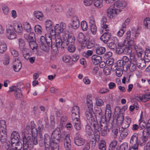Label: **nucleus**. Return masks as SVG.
Returning <instances> with one entry per match:
<instances>
[{
    "label": "nucleus",
    "mask_w": 150,
    "mask_h": 150,
    "mask_svg": "<svg viewBox=\"0 0 150 150\" xmlns=\"http://www.w3.org/2000/svg\"><path fill=\"white\" fill-rule=\"evenodd\" d=\"M108 126L106 123L100 122V128L101 135L103 136H105L107 134V129Z\"/></svg>",
    "instance_id": "nucleus-17"
},
{
    "label": "nucleus",
    "mask_w": 150,
    "mask_h": 150,
    "mask_svg": "<svg viewBox=\"0 0 150 150\" xmlns=\"http://www.w3.org/2000/svg\"><path fill=\"white\" fill-rule=\"evenodd\" d=\"M78 40L79 42L83 43L86 41L84 35L82 33H80L79 34Z\"/></svg>",
    "instance_id": "nucleus-41"
},
{
    "label": "nucleus",
    "mask_w": 150,
    "mask_h": 150,
    "mask_svg": "<svg viewBox=\"0 0 150 150\" xmlns=\"http://www.w3.org/2000/svg\"><path fill=\"white\" fill-rule=\"evenodd\" d=\"M74 44V42L73 44L71 43L69 46H68V50L70 52H74L76 50V47Z\"/></svg>",
    "instance_id": "nucleus-53"
},
{
    "label": "nucleus",
    "mask_w": 150,
    "mask_h": 150,
    "mask_svg": "<svg viewBox=\"0 0 150 150\" xmlns=\"http://www.w3.org/2000/svg\"><path fill=\"white\" fill-rule=\"evenodd\" d=\"M19 49H22L25 47V44L24 40L21 38H20L18 40Z\"/></svg>",
    "instance_id": "nucleus-62"
},
{
    "label": "nucleus",
    "mask_w": 150,
    "mask_h": 150,
    "mask_svg": "<svg viewBox=\"0 0 150 150\" xmlns=\"http://www.w3.org/2000/svg\"><path fill=\"white\" fill-rule=\"evenodd\" d=\"M129 68L131 72H133L136 70L137 66L135 63L130 62Z\"/></svg>",
    "instance_id": "nucleus-60"
},
{
    "label": "nucleus",
    "mask_w": 150,
    "mask_h": 150,
    "mask_svg": "<svg viewBox=\"0 0 150 150\" xmlns=\"http://www.w3.org/2000/svg\"><path fill=\"white\" fill-rule=\"evenodd\" d=\"M86 46L88 49H90L92 47L94 46V44L91 41H88L85 43H83L81 45V47L83 48L85 47V46Z\"/></svg>",
    "instance_id": "nucleus-36"
},
{
    "label": "nucleus",
    "mask_w": 150,
    "mask_h": 150,
    "mask_svg": "<svg viewBox=\"0 0 150 150\" xmlns=\"http://www.w3.org/2000/svg\"><path fill=\"white\" fill-rule=\"evenodd\" d=\"M34 28L35 31L37 34H41L42 28L40 25H35V26Z\"/></svg>",
    "instance_id": "nucleus-50"
},
{
    "label": "nucleus",
    "mask_w": 150,
    "mask_h": 150,
    "mask_svg": "<svg viewBox=\"0 0 150 150\" xmlns=\"http://www.w3.org/2000/svg\"><path fill=\"white\" fill-rule=\"evenodd\" d=\"M142 97L143 98V102H145L150 99V93L149 92L143 94Z\"/></svg>",
    "instance_id": "nucleus-49"
},
{
    "label": "nucleus",
    "mask_w": 150,
    "mask_h": 150,
    "mask_svg": "<svg viewBox=\"0 0 150 150\" xmlns=\"http://www.w3.org/2000/svg\"><path fill=\"white\" fill-rule=\"evenodd\" d=\"M44 143L45 150H50V147L51 150H59L58 144H53L51 142L50 139L48 134H45L44 135Z\"/></svg>",
    "instance_id": "nucleus-3"
},
{
    "label": "nucleus",
    "mask_w": 150,
    "mask_h": 150,
    "mask_svg": "<svg viewBox=\"0 0 150 150\" xmlns=\"http://www.w3.org/2000/svg\"><path fill=\"white\" fill-rule=\"evenodd\" d=\"M24 28L28 32H30L31 29L29 23L28 22L25 23L24 25Z\"/></svg>",
    "instance_id": "nucleus-63"
},
{
    "label": "nucleus",
    "mask_w": 150,
    "mask_h": 150,
    "mask_svg": "<svg viewBox=\"0 0 150 150\" xmlns=\"http://www.w3.org/2000/svg\"><path fill=\"white\" fill-rule=\"evenodd\" d=\"M54 30H53L52 28H50V30H47V31L50 32V34L51 36L54 37L56 35H59V33L57 32L56 30L55 29V26L54 27Z\"/></svg>",
    "instance_id": "nucleus-51"
},
{
    "label": "nucleus",
    "mask_w": 150,
    "mask_h": 150,
    "mask_svg": "<svg viewBox=\"0 0 150 150\" xmlns=\"http://www.w3.org/2000/svg\"><path fill=\"white\" fill-rule=\"evenodd\" d=\"M144 25L146 28L150 29V18H146L144 21Z\"/></svg>",
    "instance_id": "nucleus-46"
},
{
    "label": "nucleus",
    "mask_w": 150,
    "mask_h": 150,
    "mask_svg": "<svg viewBox=\"0 0 150 150\" xmlns=\"http://www.w3.org/2000/svg\"><path fill=\"white\" fill-rule=\"evenodd\" d=\"M71 117L72 120L79 119L80 117V109L79 107L74 106L71 110Z\"/></svg>",
    "instance_id": "nucleus-12"
},
{
    "label": "nucleus",
    "mask_w": 150,
    "mask_h": 150,
    "mask_svg": "<svg viewBox=\"0 0 150 150\" xmlns=\"http://www.w3.org/2000/svg\"><path fill=\"white\" fill-rule=\"evenodd\" d=\"M67 119V117L65 115H63L61 117L60 120V127L62 128L66 125V122Z\"/></svg>",
    "instance_id": "nucleus-35"
},
{
    "label": "nucleus",
    "mask_w": 150,
    "mask_h": 150,
    "mask_svg": "<svg viewBox=\"0 0 150 150\" xmlns=\"http://www.w3.org/2000/svg\"><path fill=\"white\" fill-rule=\"evenodd\" d=\"M66 25L65 23L62 22L60 24H56L55 25V29L58 33L65 32L66 31Z\"/></svg>",
    "instance_id": "nucleus-14"
},
{
    "label": "nucleus",
    "mask_w": 150,
    "mask_h": 150,
    "mask_svg": "<svg viewBox=\"0 0 150 150\" xmlns=\"http://www.w3.org/2000/svg\"><path fill=\"white\" fill-rule=\"evenodd\" d=\"M52 23L51 21L47 20L45 22V26L47 30H50L52 28Z\"/></svg>",
    "instance_id": "nucleus-45"
},
{
    "label": "nucleus",
    "mask_w": 150,
    "mask_h": 150,
    "mask_svg": "<svg viewBox=\"0 0 150 150\" xmlns=\"http://www.w3.org/2000/svg\"><path fill=\"white\" fill-rule=\"evenodd\" d=\"M55 38V42L56 45L58 46L59 48H61L62 39H61L60 37L59 36H57Z\"/></svg>",
    "instance_id": "nucleus-44"
},
{
    "label": "nucleus",
    "mask_w": 150,
    "mask_h": 150,
    "mask_svg": "<svg viewBox=\"0 0 150 150\" xmlns=\"http://www.w3.org/2000/svg\"><path fill=\"white\" fill-rule=\"evenodd\" d=\"M134 49L137 52L138 57H141L142 54L144 53V50L142 47L139 45L137 46H135Z\"/></svg>",
    "instance_id": "nucleus-28"
},
{
    "label": "nucleus",
    "mask_w": 150,
    "mask_h": 150,
    "mask_svg": "<svg viewBox=\"0 0 150 150\" xmlns=\"http://www.w3.org/2000/svg\"><path fill=\"white\" fill-rule=\"evenodd\" d=\"M7 47L4 42H0V53H2L6 50Z\"/></svg>",
    "instance_id": "nucleus-42"
},
{
    "label": "nucleus",
    "mask_w": 150,
    "mask_h": 150,
    "mask_svg": "<svg viewBox=\"0 0 150 150\" xmlns=\"http://www.w3.org/2000/svg\"><path fill=\"white\" fill-rule=\"evenodd\" d=\"M131 122V118L128 117H127L125 121L122 125V127L124 129H125L128 128Z\"/></svg>",
    "instance_id": "nucleus-27"
},
{
    "label": "nucleus",
    "mask_w": 150,
    "mask_h": 150,
    "mask_svg": "<svg viewBox=\"0 0 150 150\" xmlns=\"http://www.w3.org/2000/svg\"><path fill=\"white\" fill-rule=\"evenodd\" d=\"M33 14L37 19H39L40 21L42 20V17L43 15L42 12L39 11H35L34 12Z\"/></svg>",
    "instance_id": "nucleus-33"
},
{
    "label": "nucleus",
    "mask_w": 150,
    "mask_h": 150,
    "mask_svg": "<svg viewBox=\"0 0 150 150\" xmlns=\"http://www.w3.org/2000/svg\"><path fill=\"white\" fill-rule=\"evenodd\" d=\"M37 133L24 135L23 138V150H30L32 149L33 145L38 144Z\"/></svg>",
    "instance_id": "nucleus-1"
},
{
    "label": "nucleus",
    "mask_w": 150,
    "mask_h": 150,
    "mask_svg": "<svg viewBox=\"0 0 150 150\" xmlns=\"http://www.w3.org/2000/svg\"><path fill=\"white\" fill-rule=\"evenodd\" d=\"M144 60L146 62H149L150 61V50L147 49L145 52V55L144 56Z\"/></svg>",
    "instance_id": "nucleus-32"
},
{
    "label": "nucleus",
    "mask_w": 150,
    "mask_h": 150,
    "mask_svg": "<svg viewBox=\"0 0 150 150\" xmlns=\"http://www.w3.org/2000/svg\"><path fill=\"white\" fill-rule=\"evenodd\" d=\"M74 124V125L76 129L77 130H80L81 127V122L79 118L74 119L72 120Z\"/></svg>",
    "instance_id": "nucleus-24"
},
{
    "label": "nucleus",
    "mask_w": 150,
    "mask_h": 150,
    "mask_svg": "<svg viewBox=\"0 0 150 150\" xmlns=\"http://www.w3.org/2000/svg\"><path fill=\"white\" fill-rule=\"evenodd\" d=\"M92 62L94 65H98L101 60V57L96 55H94L91 57Z\"/></svg>",
    "instance_id": "nucleus-23"
},
{
    "label": "nucleus",
    "mask_w": 150,
    "mask_h": 150,
    "mask_svg": "<svg viewBox=\"0 0 150 150\" xmlns=\"http://www.w3.org/2000/svg\"><path fill=\"white\" fill-rule=\"evenodd\" d=\"M61 132L60 129L57 127L52 133L50 141L53 144H58L61 140Z\"/></svg>",
    "instance_id": "nucleus-5"
},
{
    "label": "nucleus",
    "mask_w": 150,
    "mask_h": 150,
    "mask_svg": "<svg viewBox=\"0 0 150 150\" xmlns=\"http://www.w3.org/2000/svg\"><path fill=\"white\" fill-rule=\"evenodd\" d=\"M94 113L95 115L96 120L97 119H98V120H101L103 118L102 110L100 108H98L97 110H96Z\"/></svg>",
    "instance_id": "nucleus-26"
},
{
    "label": "nucleus",
    "mask_w": 150,
    "mask_h": 150,
    "mask_svg": "<svg viewBox=\"0 0 150 150\" xmlns=\"http://www.w3.org/2000/svg\"><path fill=\"white\" fill-rule=\"evenodd\" d=\"M127 5L126 2L123 1H118L114 3V7L117 10V9H120L123 8Z\"/></svg>",
    "instance_id": "nucleus-15"
},
{
    "label": "nucleus",
    "mask_w": 150,
    "mask_h": 150,
    "mask_svg": "<svg viewBox=\"0 0 150 150\" xmlns=\"http://www.w3.org/2000/svg\"><path fill=\"white\" fill-rule=\"evenodd\" d=\"M124 118V116L123 114H119L117 118V122L118 124H121L123 122Z\"/></svg>",
    "instance_id": "nucleus-57"
},
{
    "label": "nucleus",
    "mask_w": 150,
    "mask_h": 150,
    "mask_svg": "<svg viewBox=\"0 0 150 150\" xmlns=\"http://www.w3.org/2000/svg\"><path fill=\"white\" fill-rule=\"evenodd\" d=\"M81 26L83 30H86L88 28V26L86 21H82L81 22Z\"/></svg>",
    "instance_id": "nucleus-58"
},
{
    "label": "nucleus",
    "mask_w": 150,
    "mask_h": 150,
    "mask_svg": "<svg viewBox=\"0 0 150 150\" xmlns=\"http://www.w3.org/2000/svg\"><path fill=\"white\" fill-rule=\"evenodd\" d=\"M14 144V145H13L12 146H10V144H8V149L9 150H20L22 147L23 148V145H22V144L21 142H19Z\"/></svg>",
    "instance_id": "nucleus-19"
},
{
    "label": "nucleus",
    "mask_w": 150,
    "mask_h": 150,
    "mask_svg": "<svg viewBox=\"0 0 150 150\" xmlns=\"http://www.w3.org/2000/svg\"><path fill=\"white\" fill-rule=\"evenodd\" d=\"M123 42L124 43H127L128 45V46H129V47H132L131 48H134V47L135 46H137V45H135V44L134 41V39L133 38H132L131 39L129 40H127L125 41V42Z\"/></svg>",
    "instance_id": "nucleus-34"
},
{
    "label": "nucleus",
    "mask_w": 150,
    "mask_h": 150,
    "mask_svg": "<svg viewBox=\"0 0 150 150\" xmlns=\"http://www.w3.org/2000/svg\"><path fill=\"white\" fill-rule=\"evenodd\" d=\"M127 70L125 69H122L121 68H118L116 70V74L117 76L120 77L122 76L123 73V70L126 71Z\"/></svg>",
    "instance_id": "nucleus-52"
},
{
    "label": "nucleus",
    "mask_w": 150,
    "mask_h": 150,
    "mask_svg": "<svg viewBox=\"0 0 150 150\" xmlns=\"http://www.w3.org/2000/svg\"><path fill=\"white\" fill-rule=\"evenodd\" d=\"M12 25L8 24L6 26V36L8 39L12 40L16 38V35Z\"/></svg>",
    "instance_id": "nucleus-7"
},
{
    "label": "nucleus",
    "mask_w": 150,
    "mask_h": 150,
    "mask_svg": "<svg viewBox=\"0 0 150 150\" xmlns=\"http://www.w3.org/2000/svg\"><path fill=\"white\" fill-rule=\"evenodd\" d=\"M128 134L127 129H124L122 131L120 134V137L122 139L125 138Z\"/></svg>",
    "instance_id": "nucleus-59"
},
{
    "label": "nucleus",
    "mask_w": 150,
    "mask_h": 150,
    "mask_svg": "<svg viewBox=\"0 0 150 150\" xmlns=\"http://www.w3.org/2000/svg\"><path fill=\"white\" fill-rule=\"evenodd\" d=\"M116 63L118 68H121L123 69L125 67L126 70H127V68L129 67L127 65L125 64V63H124L122 60H118Z\"/></svg>",
    "instance_id": "nucleus-29"
},
{
    "label": "nucleus",
    "mask_w": 150,
    "mask_h": 150,
    "mask_svg": "<svg viewBox=\"0 0 150 150\" xmlns=\"http://www.w3.org/2000/svg\"><path fill=\"white\" fill-rule=\"evenodd\" d=\"M93 53V51L91 50H88L86 52H84L83 53V56L87 58L91 56Z\"/></svg>",
    "instance_id": "nucleus-54"
},
{
    "label": "nucleus",
    "mask_w": 150,
    "mask_h": 150,
    "mask_svg": "<svg viewBox=\"0 0 150 150\" xmlns=\"http://www.w3.org/2000/svg\"><path fill=\"white\" fill-rule=\"evenodd\" d=\"M20 136L18 133L16 131H13L11 133V144L10 146H12L15 143H17L19 142Z\"/></svg>",
    "instance_id": "nucleus-11"
},
{
    "label": "nucleus",
    "mask_w": 150,
    "mask_h": 150,
    "mask_svg": "<svg viewBox=\"0 0 150 150\" xmlns=\"http://www.w3.org/2000/svg\"><path fill=\"white\" fill-rule=\"evenodd\" d=\"M117 144V142L116 141L112 142L110 144L109 149V150H113Z\"/></svg>",
    "instance_id": "nucleus-64"
},
{
    "label": "nucleus",
    "mask_w": 150,
    "mask_h": 150,
    "mask_svg": "<svg viewBox=\"0 0 150 150\" xmlns=\"http://www.w3.org/2000/svg\"><path fill=\"white\" fill-rule=\"evenodd\" d=\"M103 0H93L94 4L95 6L100 8L103 6Z\"/></svg>",
    "instance_id": "nucleus-43"
},
{
    "label": "nucleus",
    "mask_w": 150,
    "mask_h": 150,
    "mask_svg": "<svg viewBox=\"0 0 150 150\" xmlns=\"http://www.w3.org/2000/svg\"><path fill=\"white\" fill-rule=\"evenodd\" d=\"M20 50L21 51L23 56L24 58L25 57L28 58V55L29 54V51L28 48H26L25 47H23L22 49H20Z\"/></svg>",
    "instance_id": "nucleus-37"
},
{
    "label": "nucleus",
    "mask_w": 150,
    "mask_h": 150,
    "mask_svg": "<svg viewBox=\"0 0 150 150\" xmlns=\"http://www.w3.org/2000/svg\"><path fill=\"white\" fill-rule=\"evenodd\" d=\"M95 136L93 135L92 137V139H90V141L88 143L89 144H90V146H91V148L92 149H93L94 148L95 145H96V138H95Z\"/></svg>",
    "instance_id": "nucleus-48"
},
{
    "label": "nucleus",
    "mask_w": 150,
    "mask_h": 150,
    "mask_svg": "<svg viewBox=\"0 0 150 150\" xmlns=\"http://www.w3.org/2000/svg\"><path fill=\"white\" fill-rule=\"evenodd\" d=\"M85 142L84 139L79 135L74 137V143L77 146H81L84 144Z\"/></svg>",
    "instance_id": "nucleus-18"
},
{
    "label": "nucleus",
    "mask_w": 150,
    "mask_h": 150,
    "mask_svg": "<svg viewBox=\"0 0 150 150\" xmlns=\"http://www.w3.org/2000/svg\"><path fill=\"white\" fill-rule=\"evenodd\" d=\"M138 139V134L134 133L131 137L129 144L130 148L128 150H137L139 145Z\"/></svg>",
    "instance_id": "nucleus-6"
},
{
    "label": "nucleus",
    "mask_w": 150,
    "mask_h": 150,
    "mask_svg": "<svg viewBox=\"0 0 150 150\" xmlns=\"http://www.w3.org/2000/svg\"><path fill=\"white\" fill-rule=\"evenodd\" d=\"M12 91H14V96L17 99H20L23 98V95L21 89L16 87L15 86H13L10 88L8 92Z\"/></svg>",
    "instance_id": "nucleus-8"
},
{
    "label": "nucleus",
    "mask_w": 150,
    "mask_h": 150,
    "mask_svg": "<svg viewBox=\"0 0 150 150\" xmlns=\"http://www.w3.org/2000/svg\"><path fill=\"white\" fill-rule=\"evenodd\" d=\"M14 30L15 31L18 33L20 34L23 31V29L21 25H17L13 26Z\"/></svg>",
    "instance_id": "nucleus-30"
},
{
    "label": "nucleus",
    "mask_w": 150,
    "mask_h": 150,
    "mask_svg": "<svg viewBox=\"0 0 150 150\" xmlns=\"http://www.w3.org/2000/svg\"><path fill=\"white\" fill-rule=\"evenodd\" d=\"M50 46H49L46 43L40 44V48L43 51L45 52H48L50 50Z\"/></svg>",
    "instance_id": "nucleus-38"
},
{
    "label": "nucleus",
    "mask_w": 150,
    "mask_h": 150,
    "mask_svg": "<svg viewBox=\"0 0 150 150\" xmlns=\"http://www.w3.org/2000/svg\"><path fill=\"white\" fill-rule=\"evenodd\" d=\"M22 67V64L18 58L15 59L13 60V68L16 72H18Z\"/></svg>",
    "instance_id": "nucleus-16"
},
{
    "label": "nucleus",
    "mask_w": 150,
    "mask_h": 150,
    "mask_svg": "<svg viewBox=\"0 0 150 150\" xmlns=\"http://www.w3.org/2000/svg\"><path fill=\"white\" fill-rule=\"evenodd\" d=\"M69 134H67L64 138V146L66 150H71V141L70 138Z\"/></svg>",
    "instance_id": "nucleus-13"
},
{
    "label": "nucleus",
    "mask_w": 150,
    "mask_h": 150,
    "mask_svg": "<svg viewBox=\"0 0 150 150\" xmlns=\"http://www.w3.org/2000/svg\"><path fill=\"white\" fill-rule=\"evenodd\" d=\"M121 11L118 9L117 10L115 8H109L107 11V15L109 18L112 19L115 18L116 15L120 12Z\"/></svg>",
    "instance_id": "nucleus-10"
},
{
    "label": "nucleus",
    "mask_w": 150,
    "mask_h": 150,
    "mask_svg": "<svg viewBox=\"0 0 150 150\" xmlns=\"http://www.w3.org/2000/svg\"><path fill=\"white\" fill-rule=\"evenodd\" d=\"M90 124L91 126L94 128V132L96 133H99L100 130V125L98 124L96 120H95Z\"/></svg>",
    "instance_id": "nucleus-25"
},
{
    "label": "nucleus",
    "mask_w": 150,
    "mask_h": 150,
    "mask_svg": "<svg viewBox=\"0 0 150 150\" xmlns=\"http://www.w3.org/2000/svg\"><path fill=\"white\" fill-rule=\"evenodd\" d=\"M79 25V21H76V22H72V23L70 24V25L71 28L76 29L78 28Z\"/></svg>",
    "instance_id": "nucleus-55"
},
{
    "label": "nucleus",
    "mask_w": 150,
    "mask_h": 150,
    "mask_svg": "<svg viewBox=\"0 0 150 150\" xmlns=\"http://www.w3.org/2000/svg\"><path fill=\"white\" fill-rule=\"evenodd\" d=\"M145 60L140 58L138 60L137 63H136L138 67L141 69H143L144 68V67L146 66Z\"/></svg>",
    "instance_id": "nucleus-21"
},
{
    "label": "nucleus",
    "mask_w": 150,
    "mask_h": 150,
    "mask_svg": "<svg viewBox=\"0 0 150 150\" xmlns=\"http://www.w3.org/2000/svg\"><path fill=\"white\" fill-rule=\"evenodd\" d=\"M132 50L130 47L125 44L124 42L117 43V47L116 49V52L118 54L122 53L125 54L129 55L131 54Z\"/></svg>",
    "instance_id": "nucleus-2"
},
{
    "label": "nucleus",
    "mask_w": 150,
    "mask_h": 150,
    "mask_svg": "<svg viewBox=\"0 0 150 150\" xmlns=\"http://www.w3.org/2000/svg\"><path fill=\"white\" fill-rule=\"evenodd\" d=\"M85 114L88 121L90 124L96 120L94 117L95 113L93 109L86 110Z\"/></svg>",
    "instance_id": "nucleus-9"
},
{
    "label": "nucleus",
    "mask_w": 150,
    "mask_h": 150,
    "mask_svg": "<svg viewBox=\"0 0 150 150\" xmlns=\"http://www.w3.org/2000/svg\"><path fill=\"white\" fill-rule=\"evenodd\" d=\"M29 45L31 48L33 50H36L38 47V44L35 41V40L33 41H31L29 42Z\"/></svg>",
    "instance_id": "nucleus-47"
},
{
    "label": "nucleus",
    "mask_w": 150,
    "mask_h": 150,
    "mask_svg": "<svg viewBox=\"0 0 150 150\" xmlns=\"http://www.w3.org/2000/svg\"><path fill=\"white\" fill-rule=\"evenodd\" d=\"M6 129V122L5 120L0 121V130Z\"/></svg>",
    "instance_id": "nucleus-56"
},
{
    "label": "nucleus",
    "mask_w": 150,
    "mask_h": 150,
    "mask_svg": "<svg viewBox=\"0 0 150 150\" xmlns=\"http://www.w3.org/2000/svg\"><path fill=\"white\" fill-rule=\"evenodd\" d=\"M37 124L38 126V130L39 132H41L44 128V125L42 121L41 120H38Z\"/></svg>",
    "instance_id": "nucleus-39"
},
{
    "label": "nucleus",
    "mask_w": 150,
    "mask_h": 150,
    "mask_svg": "<svg viewBox=\"0 0 150 150\" xmlns=\"http://www.w3.org/2000/svg\"><path fill=\"white\" fill-rule=\"evenodd\" d=\"M140 58L139 57H136L134 54L133 53L131 54H130V62H134L136 63L137 60L139 59Z\"/></svg>",
    "instance_id": "nucleus-40"
},
{
    "label": "nucleus",
    "mask_w": 150,
    "mask_h": 150,
    "mask_svg": "<svg viewBox=\"0 0 150 150\" xmlns=\"http://www.w3.org/2000/svg\"><path fill=\"white\" fill-rule=\"evenodd\" d=\"M105 48L103 47H98L96 49V53L100 55L104 54L105 52Z\"/></svg>",
    "instance_id": "nucleus-31"
},
{
    "label": "nucleus",
    "mask_w": 150,
    "mask_h": 150,
    "mask_svg": "<svg viewBox=\"0 0 150 150\" xmlns=\"http://www.w3.org/2000/svg\"><path fill=\"white\" fill-rule=\"evenodd\" d=\"M111 37V33L105 32L104 33L100 38L101 40L103 42L105 43H107Z\"/></svg>",
    "instance_id": "nucleus-20"
},
{
    "label": "nucleus",
    "mask_w": 150,
    "mask_h": 150,
    "mask_svg": "<svg viewBox=\"0 0 150 150\" xmlns=\"http://www.w3.org/2000/svg\"><path fill=\"white\" fill-rule=\"evenodd\" d=\"M75 40V38L73 35H70L67 34L63 35L61 48L63 49L67 47L71 43L73 44Z\"/></svg>",
    "instance_id": "nucleus-4"
},
{
    "label": "nucleus",
    "mask_w": 150,
    "mask_h": 150,
    "mask_svg": "<svg viewBox=\"0 0 150 150\" xmlns=\"http://www.w3.org/2000/svg\"><path fill=\"white\" fill-rule=\"evenodd\" d=\"M3 64L5 65H7L9 62V57L8 55L6 54L4 56L3 59Z\"/></svg>",
    "instance_id": "nucleus-61"
},
{
    "label": "nucleus",
    "mask_w": 150,
    "mask_h": 150,
    "mask_svg": "<svg viewBox=\"0 0 150 150\" xmlns=\"http://www.w3.org/2000/svg\"><path fill=\"white\" fill-rule=\"evenodd\" d=\"M24 37L29 42L34 40L35 39V33L33 32L29 34H24Z\"/></svg>",
    "instance_id": "nucleus-22"
}]
</instances>
